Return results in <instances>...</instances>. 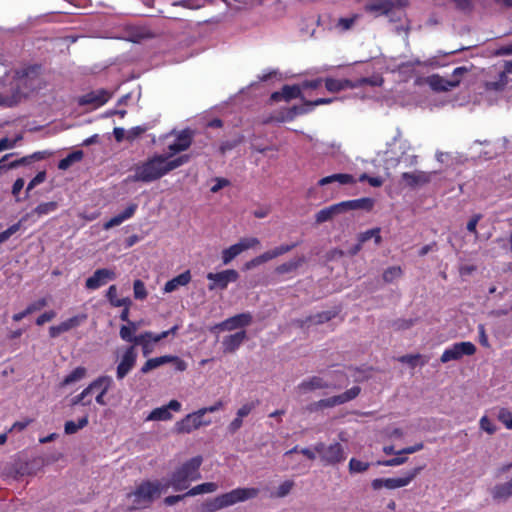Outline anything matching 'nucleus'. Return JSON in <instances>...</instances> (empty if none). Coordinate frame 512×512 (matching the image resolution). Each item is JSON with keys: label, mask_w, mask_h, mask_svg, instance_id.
I'll return each instance as SVG.
<instances>
[{"label": "nucleus", "mask_w": 512, "mask_h": 512, "mask_svg": "<svg viewBox=\"0 0 512 512\" xmlns=\"http://www.w3.org/2000/svg\"><path fill=\"white\" fill-rule=\"evenodd\" d=\"M305 262L304 257H298L296 259H292L288 262H285L276 267L275 272L277 274H287L297 270L303 263Z\"/></svg>", "instance_id": "34"}, {"label": "nucleus", "mask_w": 512, "mask_h": 512, "mask_svg": "<svg viewBox=\"0 0 512 512\" xmlns=\"http://www.w3.org/2000/svg\"><path fill=\"white\" fill-rule=\"evenodd\" d=\"M336 316L335 312L332 311H322L315 315L308 316L305 319V323H312V324H323L325 322L330 321L332 318Z\"/></svg>", "instance_id": "41"}, {"label": "nucleus", "mask_w": 512, "mask_h": 512, "mask_svg": "<svg viewBox=\"0 0 512 512\" xmlns=\"http://www.w3.org/2000/svg\"><path fill=\"white\" fill-rule=\"evenodd\" d=\"M204 416L201 409L187 414L184 418L175 423V432L178 434H189L202 426H209L212 421L211 419H205Z\"/></svg>", "instance_id": "9"}, {"label": "nucleus", "mask_w": 512, "mask_h": 512, "mask_svg": "<svg viewBox=\"0 0 512 512\" xmlns=\"http://www.w3.org/2000/svg\"><path fill=\"white\" fill-rule=\"evenodd\" d=\"M314 450L325 466H336L344 462L347 457L343 445L339 442L331 444L318 442L314 445Z\"/></svg>", "instance_id": "6"}, {"label": "nucleus", "mask_w": 512, "mask_h": 512, "mask_svg": "<svg viewBox=\"0 0 512 512\" xmlns=\"http://www.w3.org/2000/svg\"><path fill=\"white\" fill-rule=\"evenodd\" d=\"M370 467L369 462H364L356 458H351L348 464V470L350 474L363 473Z\"/></svg>", "instance_id": "46"}, {"label": "nucleus", "mask_w": 512, "mask_h": 512, "mask_svg": "<svg viewBox=\"0 0 512 512\" xmlns=\"http://www.w3.org/2000/svg\"><path fill=\"white\" fill-rule=\"evenodd\" d=\"M87 373V370L85 367L79 366L76 367L71 373H69L65 378L62 380L60 386L65 387L72 383H75L77 381H80L85 377Z\"/></svg>", "instance_id": "38"}, {"label": "nucleus", "mask_w": 512, "mask_h": 512, "mask_svg": "<svg viewBox=\"0 0 512 512\" xmlns=\"http://www.w3.org/2000/svg\"><path fill=\"white\" fill-rule=\"evenodd\" d=\"M137 361V352L134 346H128L116 368V377L118 380L124 379L134 368Z\"/></svg>", "instance_id": "14"}, {"label": "nucleus", "mask_w": 512, "mask_h": 512, "mask_svg": "<svg viewBox=\"0 0 512 512\" xmlns=\"http://www.w3.org/2000/svg\"><path fill=\"white\" fill-rule=\"evenodd\" d=\"M403 275V270L400 266H391L384 270L383 280L386 283H391L395 279L400 278Z\"/></svg>", "instance_id": "48"}, {"label": "nucleus", "mask_w": 512, "mask_h": 512, "mask_svg": "<svg viewBox=\"0 0 512 512\" xmlns=\"http://www.w3.org/2000/svg\"><path fill=\"white\" fill-rule=\"evenodd\" d=\"M138 208L136 203H130L123 212L115 215L110 220L104 223L103 228L109 230L115 226H119L124 221L132 218Z\"/></svg>", "instance_id": "26"}, {"label": "nucleus", "mask_w": 512, "mask_h": 512, "mask_svg": "<svg viewBox=\"0 0 512 512\" xmlns=\"http://www.w3.org/2000/svg\"><path fill=\"white\" fill-rule=\"evenodd\" d=\"M407 67H415V66H423V67H440L442 66L440 62L438 61L437 57H431L425 61H421L419 59H414L407 64H405Z\"/></svg>", "instance_id": "51"}, {"label": "nucleus", "mask_w": 512, "mask_h": 512, "mask_svg": "<svg viewBox=\"0 0 512 512\" xmlns=\"http://www.w3.org/2000/svg\"><path fill=\"white\" fill-rule=\"evenodd\" d=\"M47 305H48L47 299L46 298H40L37 301H34V302L30 303L26 307V312L32 314V313H34L36 311L41 310L42 308L46 307Z\"/></svg>", "instance_id": "60"}, {"label": "nucleus", "mask_w": 512, "mask_h": 512, "mask_svg": "<svg viewBox=\"0 0 512 512\" xmlns=\"http://www.w3.org/2000/svg\"><path fill=\"white\" fill-rule=\"evenodd\" d=\"M167 489L159 481H142L133 492L127 494L128 498H132V506L130 510L145 509L151 506L163 490Z\"/></svg>", "instance_id": "4"}, {"label": "nucleus", "mask_w": 512, "mask_h": 512, "mask_svg": "<svg viewBox=\"0 0 512 512\" xmlns=\"http://www.w3.org/2000/svg\"><path fill=\"white\" fill-rule=\"evenodd\" d=\"M358 15H353L351 17H342L338 20L337 26L341 28L343 31L349 30L354 25L355 21L357 20Z\"/></svg>", "instance_id": "62"}, {"label": "nucleus", "mask_w": 512, "mask_h": 512, "mask_svg": "<svg viewBox=\"0 0 512 512\" xmlns=\"http://www.w3.org/2000/svg\"><path fill=\"white\" fill-rule=\"evenodd\" d=\"M166 175L163 168V155H154L135 167L134 180L150 183Z\"/></svg>", "instance_id": "5"}, {"label": "nucleus", "mask_w": 512, "mask_h": 512, "mask_svg": "<svg viewBox=\"0 0 512 512\" xmlns=\"http://www.w3.org/2000/svg\"><path fill=\"white\" fill-rule=\"evenodd\" d=\"M424 466L415 467L407 471L402 477L394 478H376L371 482L374 490H379L382 487L387 489H397L409 485L423 470Z\"/></svg>", "instance_id": "8"}, {"label": "nucleus", "mask_w": 512, "mask_h": 512, "mask_svg": "<svg viewBox=\"0 0 512 512\" xmlns=\"http://www.w3.org/2000/svg\"><path fill=\"white\" fill-rule=\"evenodd\" d=\"M119 336H120V338L123 341L128 342V343H132V341H133V339L135 337V332L132 331L130 326L122 325L120 327Z\"/></svg>", "instance_id": "61"}, {"label": "nucleus", "mask_w": 512, "mask_h": 512, "mask_svg": "<svg viewBox=\"0 0 512 512\" xmlns=\"http://www.w3.org/2000/svg\"><path fill=\"white\" fill-rule=\"evenodd\" d=\"M395 7L392 0H372L364 6L367 13L373 14L375 17L389 15Z\"/></svg>", "instance_id": "20"}, {"label": "nucleus", "mask_w": 512, "mask_h": 512, "mask_svg": "<svg viewBox=\"0 0 512 512\" xmlns=\"http://www.w3.org/2000/svg\"><path fill=\"white\" fill-rule=\"evenodd\" d=\"M192 275L190 270H186L183 273L177 275L171 280L167 281L164 285L163 291L165 293H171L177 290L180 286H186L190 283Z\"/></svg>", "instance_id": "29"}, {"label": "nucleus", "mask_w": 512, "mask_h": 512, "mask_svg": "<svg viewBox=\"0 0 512 512\" xmlns=\"http://www.w3.org/2000/svg\"><path fill=\"white\" fill-rule=\"evenodd\" d=\"M134 297L138 300L146 299L148 293L142 280L137 279L133 283Z\"/></svg>", "instance_id": "52"}, {"label": "nucleus", "mask_w": 512, "mask_h": 512, "mask_svg": "<svg viewBox=\"0 0 512 512\" xmlns=\"http://www.w3.org/2000/svg\"><path fill=\"white\" fill-rule=\"evenodd\" d=\"M218 489V485L214 482H206L192 487L186 492L188 497L196 496L199 494L213 493Z\"/></svg>", "instance_id": "35"}, {"label": "nucleus", "mask_w": 512, "mask_h": 512, "mask_svg": "<svg viewBox=\"0 0 512 512\" xmlns=\"http://www.w3.org/2000/svg\"><path fill=\"white\" fill-rule=\"evenodd\" d=\"M246 331L241 330L234 334H230L224 337L222 341L223 352L224 353H233L235 352L241 344L246 339Z\"/></svg>", "instance_id": "25"}, {"label": "nucleus", "mask_w": 512, "mask_h": 512, "mask_svg": "<svg viewBox=\"0 0 512 512\" xmlns=\"http://www.w3.org/2000/svg\"><path fill=\"white\" fill-rule=\"evenodd\" d=\"M57 208L58 203L55 201L44 202L36 206L33 210V213L37 214L38 216H43L56 211Z\"/></svg>", "instance_id": "49"}, {"label": "nucleus", "mask_w": 512, "mask_h": 512, "mask_svg": "<svg viewBox=\"0 0 512 512\" xmlns=\"http://www.w3.org/2000/svg\"><path fill=\"white\" fill-rule=\"evenodd\" d=\"M492 494L494 499H507L512 495L511 485L508 482L498 484L493 488Z\"/></svg>", "instance_id": "43"}, {"label": "nucleus", "mask_w": 512, "mask_h": 512, "mask_svg": "<svg viewBox=\"0 0 512 512\" xmlns=\"http://www.w3.org/2000/svg\"><path fill=\"white\" fill-rule=\"evenodd\" d=\"M293 487H294V481L285 480L283 483H281L278 486L277 491L275 492V497L283 498V497L287 496L291 492Z\"/></svg>", "instance_id": "53"}, {"label": "nucleus", "mask_w": 512, "mask_h": 512, "mask_svg": "<svg viewBox=\"0 0 512 512\" xmlns=\"http://www.w3.org/2000/svg\"><path fill=\"white\" fill-rule=\"evenodd\" d=\"M425 83L435 92H447L459 86L460 79L448 80L438 74H433L425 78Z\"/></svg>", "instance_id": "18"}, {"label": "nucleus", "mask_w": 512, "mask_h": 512, "mask_svg": "<svg viewBox=\"0 0 512 512\" xmlns=\"http://www.w3.org/2000/svg\"><path fill=\"white\" fill-rule=\"evenodd\" d=\"M498 420L505 425L506 428L512 429V412L506 408H501L498 412Z\"/></svg>", "instance_id": "54"}, {"label": "nucleus", "mask_w": 512, "mask_h": 512, "mask_svg": "<svg viewBox=\"0 0 512 512\" xmlns=\"http://www.w3.org/2000/svg\"><path fill=\"white\" fill-rule=\"evenodd\" d=\"M78 324H79L78 318L76 316L75 317H71V318L61 322L58 325L51 326L49 328V335H50L51 338H56L60 334H62L64 332H67L70 329L76 327Z\"/></svg>", "instance_id": "32"}, {"label": "nucleus", "mask_w": 512, "mask_h": 512, "mask_svg": "<svg viewBox=\"0 0 512 512\" xmlns=\"http://www.w3.org/2000/svg\"><path fill=\"white\" fill-rule=\"evenodd\" d=\"M258 404L259 401L245 403L237 410L236 415L239 416V418H244L248 416Z\"/></svg>", "instance_id": "57"}, {"label": "nucleus", "mask_w": 512, "mask_h": 512, "mask_svg": "<svg viewBox=\"0 0 512 512\" xmlns=\"http://www.w3.org/2000/svg\"><path fill=\"white\" fill-rule=\"evenodd\" d=\"M84 153L82 150H76L69 153L65 158L61 159L58 163V169L67 170L73 163L82 160Z\"/></svg>", "instance_id": "37"}, {"label": "nucleus", "mask_w": 512, "mask_h": 512, "mask_svg": "<svg viewBox=\"0 0 512 512\" xmlns=\"http://www.w3.org/2000/svg\"><path fill=\"white\" fill-rule=\"evenodd\" d=\"M106 297L110 304L114 307H121L122 305H131L132 302L130 298H121L117 297V287L115 285H111L106 293Z\"/></svg>", "instance_id": "36"}, {"label": "nucleus", "mask_w": 512, "mask_h": 512, "mask_svg": "<svg viewBox=\"0 0 512 512\" xmlns=\"http://www.w3.org/2000/svg\"><path fill=\"white\" fill-rule=\"evenodd\" d=\"M361 392V388L359 386H353L350 389L346 390L344 393L335 395L329 398L320 399V407L323 409L332 408L338 405H342L347 403L353 399H355Z\"/></svg>", "instance_id": "15"}, {"label": "nucleus", "mask_w": 512, "mask_h": 512, "mask_svg": "<svg viewBox=\"0 0 512 512\" xmlns=\"http://www.w3.org/2000/svg\"><path fill=\"white\" fill-rule=\"evenodd\" d=\"M206 277L209 280V291L225 290L230 283L239 279V273L235 269H226L216 273L209 272Z\"/></svg>", "instance_id": "10"}, {"label": "nucleus", "mask_w": 512, "mask_h": 512, "mask_svg": "<svg viewBox=\"0 0 512 512\" xmlns=\"http://www.w3.org/2000/svg\"><path fill=\"white\" fill-rule=\"evenodd\" d=\"M303 105L298 106L294 105L286 110L282 111L279 116L276 117L277 122H285L292 121L296 116L307 114L311 112V108L309 106H305V99L303 98Z\"/></svg>", "instance_id": "27"}, {"label": "nucleus", "mask_w": 512, "mask_h": 512, "mask_svg": "<svg viewBox=\"0 0 512 512\" xmlns=\"http://www.w3.org/2000/svg\"><path fill=\"white\" fill-rule=\"evenodd\" d=\"M334 182H338L341 185L354 184L355 179L351 174L337 173L321 178L318 181L319 186H325Z\"/></svg>", "instance_id": "31"}, {"label": "nucleus", "mask_w": 512, "mask_h": 512, "mask_svg": "<svg viewBox=\"0 0 512 512\" xmlns=\"http://www.w3.org/2000/svg\"><path fill=\"white\" fill-rule=\"evenodd\" d=\"M297 246H298V243L283 244V245L275 247L272 250L266 251V254L269 257V260H272L274 258H277L281 255H284V254L290 252Z\"/></svg>", "instance_id": "45"}, {"label": "nucleus", "mask_w": 512, "mask_h": 512, "mask_svg": "<svg viewBox=\"0 0 512 512\" xmlns=\"http://www.w3.org/2000/svg\"><path fill=\"white\" fill-rule=\"evenodd\" d=\"M168 363H173L175 370L183 372L187 369V363L178 356L166 355Z\"/></svg>", "instance_id": "58"}, {"label": "nucleus", "mask_w": 512, "mask_h": 512, "mask_svg": "<svg viewBox=\"0 0 512 512\" xmlns=\"http://www.w3.org/2000/svg\"><path fill=\"white\" fill-rule=\"evenodd\" d=\"M46 180V172L40 171L36 174V176L28 183L26 192L28 193L37 185L43 183Z\"/></svg>", "instance_id": "63"}, {"label": "nucleus", "mask_w": 512, "mask_h": 512, "mask_svg": "<svg viewBox=\"0 0 512 512\" xmlns=\"http://www.w3.org/2000/svg\"><path fill=\"white\" fill-rule=\"evenodd\" d=\"M476 352V346L472 342H459L444 350L440 361L447 363L452 360H459L464 355L471 356Z\"/></svg>", "instance_id": "11"}, {"label": "nucleus", "mask_w": 512, "mask_h": 512, "mask_svg": "<svg viewBox=\"0 0 512 512\" xmlns=\"http://www.w3.org/2000/svg\"><path fill=\"white\" fill-rule=\"evenodd\" d=\"M253 317L251 313L244 312L232 317H229L215 325L214 329H218L220 331H233L239 328H244L249 326L252 323Z\"/></svg>", "instance_id": "13"}, {"label": "nucleus", "mask_w": 512, "mask_h": 512, "mask_svg": "<svg viewBox=\"0 0 512 512\" xmlns=\"http://www.w3.org/2000/svg\"><path fill=\"white\" fill-rule=\"evenodd\" d=\"M170 157L169 153L167 155H163V168L166 174L190 161V156L187 154L168 160Z\"/></svg>", "instance_id": "33"}, {"label": "nucleus", "mask_w": 512, "mask_h": 512, "mask_svg": "<svg viewBox=\"0 0 512 512\" xmlns=\"http://www.w3.org/2000/svg\"><path fill=\"white\" fill-rule=\"evenodd\" d=\"M303 99L300 85H284L280 91H275L271 94L270 100L272 102H279L284 100L289 102L293 99Z\"/></svg>", "instance_id": "19"}, {"label": "nucleus", "mask_w": 512, "mask_h": 512, "mask_svg": "<svg viewBox=\"0 0 512 512\" xmlns=\"http://www.w3.org/2000/svg\"><path fill=\"white\" fill-rule=\"evenodd\" d=\"M380 232H381L380 228H378V227L372 228L365 232L360 233L358 235L357 239L360 241V243L364 244L368 240L374 238L375 244L379 245L382 241Z\"/></svg>", "instance_id": "42"}, {"label": "nucleus", "mask_w": 512, "mask_h": 512, "mask_svg": "<svg viewBox=\"0 0 512 512\" xmlns=\"http://www.w3.org/2000/svg\"><path fill=\"white\" fill-rule=\"evenodd\" d=\"M116 279V273L108 268L97 269L92 276L86 279L85 287L88 290H97L107 282Z\"/></svg>", "instance_id": "17"}, {"label": "nucleus", "mask_w": 512, "mask_h": 512, "mask_svg": "<svg viewBox=\"0 0 512 512\" xmlns=\"http://www.w3.org/2000/svg\"><path fill=\"white\" fill-rule=\"evenodd\" d=\"M343 213H345V206L343 205V202H339L319 210L315 214V222L317 224H322L332 220L336 215Z\"/></svg>", "instance_id": "24"}, {"label": "nucleus", "mask_w": 512, "mask_h": 512, "mask_svg": "<svg viewBox=\"0 0 512 512\" xmlns=\"http://www.w3.org/2000/svg\"><path fill=\"white\" fill-rule=\"evenodd\" d=\"M146 130H147V128L143 127V126L132 127L131 129H129L127 131L126 140L129 142H132L135 139H137L139 136H141L143 133H145Z\"/></svg>", "instance_id": "59"}, {"label": "nucleus", "mask_w": 512, "mask_h": 512, "mask_svg": "<svg viewBox=\"0 0 512 512\" xmlns=\"http://www.w3.org/2000/svg\"><path fill=\"white\" fill-rule=\"evenodd\" d=\"M434 172L415 171V172H404L401 175L402 180L407 186L415 188L423 186L431 181V176Z\"/></svg>", "instance_id": "21"}, {"label": "nucleus", "mask_w": 512, "mask_h": 512, "mask_svg": "<svg viewBox=\"0 0 512 512\" xmlns=\"http://www.w3.org/2000/svg\"><path fill=\"white\" fill-rule=\"evenodd\" d=\"M236 244L242 253L248 249L259 246L260 241L256 237H243Z\"/></svg>", "instance_id": "50"}, {"label": "nucleus", "mask_w": 512, "mask_h": 512, "mask_svg": "<svg viewBox=\"0 0 512 512\" xmlns=\"http://www.w3.org/2000/svg\"><path fill=\"white\" fill-rule=\"evenodd\" d=\"M42 65L32 64L15 72V85L11 94L0 93V106L12 107L20 102L22 97L41 88Z\"/></svg>", "instance_id": "1"}, {"label": "nucleus", "mask_w": 512, "mask_h": 512, "mask_svg": "<svg viewBox=\"0 0 512 512\" xmlns=\"http://www.w3.org/2000/svg\"><path fill=\"white\" fill-rule=\"evenodd\" d=\"M182 408L178 400H171L167 405L153 409L146 417L147 421H169L173 418L171 411L180 412Z\"/></svg>", "instance_id": "16"}, {"label": "nucleus", "mask_w": 512, "mask_h": 512, "mask_svg": "<svg viewBox=\"0 0 512 512\" xmlns=\"http://www.w3.org/2000/svg\"><path fill=\"white\" fill-rule=\"evenodd\" d=\"M88 415H84L82 418L78 419L77 423L70 420L66 421L64 425V431L67 435H72L77 433L80 429L86 427L88 425Z\"/></svg>", "instance_id": "39"}, {"label": "nucleus", "mask_w": 512, "mask_h": 512, "mask_svg": "<svg viewBox=\"0 0 512 512\" xmlns=\"http://www.w3.org/2000/svg\"><path fill=\"white\" fill-rule=\"evenodd\" d=\"M258 494V488H236L213 499L206 500L201 504L199 512H216L236 503L256 498Z\"/></svg>", "instance_id": "2"}, {"label": "nucleus", "mask_w": 512, "mask_h": 512, "mask_svg": "<svg viewBox=\"0 0 512 512\" xmlns=\"http://www.w3.org/2000/svg\"><path fill=\"white\" fill-rule=\"evenodd\" d=\"M203 458L200 455L190 458L179 466L172 474L165 487H172L175 491H182L189 487L190 482L201 479L200 467Z\"/></svg>", "instance_id": "3"}, {"label": "nucleus", "mask_w": 512, "mask_h": 512, "mask_svg": "<svg viewBox=\"0 0 512 512\" xmlns=\"http://www.w3.org/2000/svg\"><path fill=\"white\" fill-rule=\"evenodd\" d=\"M192 144V133L189 130H183L175 139V141L168 145L169 156H174L180 152L187 150Z\"/></svg>", "instance_id": "23"}, {"label": "nucleus", "mask_w": 512, "mask_h": 512, "mask_svg": "<svg viewBox=\"0 0 512 512\" xmlns=\"http://www.w3.org/2000/svg\"><path fill=\"white\" fill-rule=\"evenodd\" d=\"M480 427L482 430L486 431L488 434H493L496 431L495 425L492 423V421L487 416H483L480 419Z\"/></svg>", "instance_id": "64"}, {"label": "nucleus", "mask_w": 512, "mask_h": 512, "mask_svg": "<svg viewBox=\"0 0 512 512\" xmlns=\"http://www.w3.org/2000/svg\"><path fill=\"white\" fill-rule=\"evenodd\" d=\"M167 363H168V359H167L166 355L160 356V357L151 358V359H148L144 363V365L140 369V372L142 374H147L151 370L156 369V368L160 367L161 365H164V364H167Z\"/></svg>", "instance_id": "40"}, {"label": "nucleus", "mask_w": 512, "mask_h": 512, "mask_svg": "<svg viewBox=\"0 0 512 512\" xmlns=\"http://www.w3.org/2000/svg\"><path fill=\"white\" fill-rule=\"evenodd\" d=\"M270 261L269 260V257L267 256L266 252H264L263 254L251 259L250 261L246 262L244 267L246 270H250L252 268H255L263 263H266Z\"/></svg>", "instance_id": "55"}, {"label": "nucleus", "mask_w": 512, "mask_h": 512, "mask_svg": "<svg viewBox=\"0 0 512 512\" xmlns=\"http://www.w3.org/2000/svg\"><path fill=\"white\" fill-rule=\"evenodd\" d=\"M345 206V212L350 210H365L370 211L374 206V200L372 198L364 197L354 200L342 201Z\"/></svg>", "instance_id": "30"}, {"label": "nucleus", "mask_w": 512, "mask_h": 512, "mask_svg": "<svg viewBox=\"0 0 512 512\" xmlns=\"http://www.w3.org/2000/svg\"><path fill=\"white\" fill-rule=\"evenodd\" d=\"M112 384V379L109 376H99L94 381H92L80 394L76 395L72 398L71 404L73 406L81 404L83 406H88L92 403V400H85V396H89L93 393V387L103 386L102 390L99 391L95 397L96 402L99 405H106L104 400V396L108 392L110 386Z\"/></svg>", "instance_id": "7"}, {"label": "nucleus", "mask_w": 512, "mask_h": 512, "mask_svg": "<svg viewBox=\"0 0 512 512\" xmlns=\"http://www.w3.org/2000/svg\"><path fill=\"white\" fill-rule=\"evenodd\" d=\"M324 83L326 89L331 93H337L346 89H354L364 84H373L368 78H361L357 82H353L349 79H334L331 77L325 78Z\"/></svg>", "instance_id": "12"}, {"label": "nucleus", "mask_w": 512, "mask_h": 512, "mask_svg": "<svg viewBox=\"0 0 512 512\" xmlns=\"http://www.w3.org/2000/svg\"><path fill=\"white\" fill-rule=\"evenodd\" d=\"M110 98V94L104 90L100 89L98 91H92L84 96H82L80 103L81 104H93L96 107L104 105Z\"/></svg>", "instance_id": "28"}, {"label": "nucleus", "mask_w": 512, "mask_h": 512, "mask_svg": "<svg viewBox=\"0 0 512 512\" xmlns=\"http://www.w3.org/2000/svg\"><path fill=\"white\" fill-rule=\"evenodd\" d=\"M331 385L320 376H312L304 379L297 385V390L302 393H309L315 390L328 389Z\"/></svg>", "instance_id": "22"}, {"label": "nucleus", "mask_w": 512, "mask_h": 512, "mask_svg": "<svg viewBox=\"0 0 512 512\" xmlns=\"http://www.w3.org/2000/svg\"><path fill=\"white\" fill-rule=\"evenodd\" d=\"M297 246H298V243L283 244V245L275 247L272 250L266 251V254L269 257V260H272L274 258H277L281 255H284V254L290 252Z\"/></svg>", "instance_id": "44"}, {"label": "nucleus", "mask_w": 512, "mask_h": 512, "mask_svg": "<svg viewBox=\"0 0 512 512\" xmlns=\"http://www.w3.org/2000/svg\"><path fill=\"white\" fill-rule=\"evenodd\" d=\"M21 223L17 222L0 233V244L7 241L13 234L19 231Z\"/></svg>", "instance_id": "56"}, {"label": "nucleus", "mask_w": 512, "mask_h": 512, "mask_svg": "<svg viewBox=\"0 0 512 512\" xmlns=\"http://www.w3.org/2000/svg\"><path fill=\"white\" fill-rule=\"evenodd\" d=\"M240 254L241 251L238 248L237 244H233L230 247L224 249L221 254L223 264H229L230 262H232L233 259H235Z\"/></svg>", "instance_id": "47"}]
</instances>
